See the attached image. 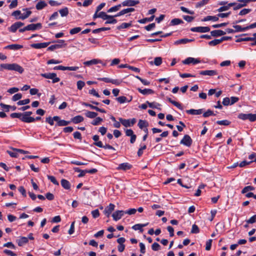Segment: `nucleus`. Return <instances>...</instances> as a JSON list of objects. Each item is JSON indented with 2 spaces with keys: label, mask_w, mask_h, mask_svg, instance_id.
Returning a JSON list of instances; mask_svg holds the SVG:
<instances>
[{
  "label": "nucleus",
  "mask_w": 256,
  "mask_h": 256,
  "mask_svg": "<svg viewBox=\"0 0 256 256\" xmlns=\"http://www.w3.org/2000/svg\"><path fill=\"white\" fill-rule=\"evenodd\" d=\"M4 69L8 70H14L20 74H22L24 71L22 67L16 63L1 64L0 65V71H2Z\"/></svg>",
  "instance_id": "1"
},
{
  "label": "nucleus",
  "mask_w": 256,
  "mask_h": 256,
  "mask_svg": "<svg viewBox=\"0 0 256 256\" xmlns=\"http://www.w3.org/2000/svg\"><path fill=\"white\" fill-rule=\"evenodd\" d=\"M66 44L63 40H60L57 41V44L52 45L48 48V50L52 51L56 49L60 48L66 46Z\"/></svg>",
  "instance_id": "2"
},
{
  "label": "nucleus",
  "mask_w": 256,
  "mask_h": 256,
  "mask_svg": "<svg viewBox=\"0 0 256 256\" xmlns=\"http://www.w3.org/2000/svg\"><path fill=\"white\" fill-rule=\"evenodd\" d=\"M32 112H22V122L26 123L34 122L35 118L30 116Z\"/></svg>",
  "instance_id": "3"
},
{
  "label": "nucleus",
  "mask_w": 256,
  "mask_h": 256,
  "mask_svg": "<svg viewBox=\"0 0 256 256\" xmlns=\"http://www.w3.org/2000/svg\"><path fill=\"white\" fill-rule=\"evenodd\" d=\"M118 120L120 123L125 127L132 126L136 122V120L134 118L126 120L120 118Z\"/></svg>",
  "instance_id": "4"
},
{
  "label": "nucleus",
  "mask_w": 256,
  "mask_h": 256,
  "mask_svg": "<svg viewBox=\"0 0 256 256\" xmlns=\"http://www.w3.org/2000/svg\"><path fill=\"white\" fill-rule=\"evenodd\" d=\"M192 143V140L190 136L188 134L184 135L182 139L180 142V144L188 147H190Z\"/></svg>",
  "instance_id": "5"
},
{
  "label": "nucleus",
  "mask_w": 256,
  "mask_h": 256,
  "mask_svg": "<svg viewBox=\"0 0 256 256\" xmlns=\"http://www.w3.org/2000/svg\"><path fill=\"white\" fill-rule=\"evenodd\" d=\"M112 16L107 14L105 12H95V14L93 16V19L95 20L97 18H101L104 20L109 19L112 18Z\"/></svg>",
  "instance_id": "6"
},
{
  "label": "nucleus",
  "mask_w": 256,
  "mask_h": 256,
  "mask_svg": "<svg viewBox=\"0 0 256 256\" xmlns=\"http://www.w3.org/2000/svg\"><path fill=\"white\" fill-rule=\"evenodd\" d=\"M24 25V23L21 22H17L12 24L8 28L10 32H16V30Z\"/></svg>",
  "instance_id": "7"
},
{
  "label": "nucleus",
  "mask_w": 256,
  "mask_h": 256,
  "mask_svg": "<svg viewBox=\"0 0 256 256\" xmlns=\"http://www.w3.org/2000/svg\"><path fill=\"white\" fill-rule=\"evenodd\" d=\"M190 30L193 32H206L210 31V28L208 26L194 27L190 28Z\"/></svg>",
  "instance_id": "8"
},
{
  "label": "nucleus",
  "mask_w": 256,
  "mask_h": 256,
  "mask_svg": "<svg viewBox=\"0 0 256 256\" xmlns=\"http://www.w3.org/2000/svg\"><path fill=\"white\" fill-rule=\"evenodd\" d=\"M54 120L55 122H56V126H66L69 124L70 122V121L60 120V116H55Z\"/></svg>",
  "instance_id": "9"
},
{
  "label": "nucleus",
  "mask_w": 256,
  "mask_h": 256,
  "mask_svg": "<svg viewBox=\"0 0 256 256\" xmlns=\"http://www.w3.org/2000/svg\"><path fill=\"white\" fill-rule=\"evenodd\" d=\"M200 62V60L198 58H195L192 57H189L182 61V63L184 64H198Z\"/></svg>",
  "instance_id": "10"
},
{
  "label": "nucleus",
  "mask_w": 256,
  "mask_h": 256,
  "mask_svg": "<svg viewBox=\"0 0 256 256\" xmlns=\"http://www.w3.org/2000/svg\"><path fill=\"white\" fill-rule=\"evenodd\" d=\"M140 3L139 0H125L122 2L123 6H133Z\"/></svg>",
  "instance_id": "11"
},
{
  "label": "nucleus",
  "mask_w": 256,
  "mask_h": 256,
  "mask_svg": "<svg viewBox=\"0 0 256 256\" xmlns=\"http://www.w3.org/2000/svg\"><path fill=\"white\" fill-rule=\"evenodd\" d=\"M238 118L242 120H248L250 122H253L252 114L240 113L238 115Z\"/></svg>",
  "instance_id": "12"
},
{
  "label": "nucleus",
  "mask_w": 256,
  "mask_h": 256,
  "mask_svg": "<svg viewBox=\"0 0 256 256\" xmlns=\"http://www.w3.org/2000/svg\"><path fill=\"white\" fill-rule=\"evenodd\" d=\"M115 208L114 204H110L108 206H106L104 211V214L107 216L109 217L112 212L114 210Z\"/></svg>",
  "instance_id": "13"
},
{
  "label": "nucleus",
  "mask_w": 256,
  "mask_h": 256,
  "mask_svg": "<svg viewBox=\"0 0 256 256\" xmlns=\"http://www.w3.org/2000/svg\"><path fill=\"white\" fill-rule=\"evenodd\" d=\"M125 212L123 210H116L113 213L112 216L114 220L117 221L122 218Z\"/></svg>",
  "instance_id": "14"
},
{
  "label": "nucleus",
  "mask_w": 256,
  "mask_h": 256,
  "mask_svg": "<svg viewBox=\"0 0 256 256\" xmlns=\"http://www.w3.org/2000/svg\"><path fill=\"white\" fill-rule=\"evenodd\" d=\"M27 26V29L28 30L34 31L36 30H40L42 28V25L40 23L37 24H30Z\"/></svg>",
  "instance_id": "15"
},
{
  "label": "nucleus",
  "mask_w": 256,
  "mask_h": 256,
  "mask_svg": "<svg viewBox=\"0 0 256 256\" xmlns=\"http://www.w3.org/2000/svg\"><path fill=\"white\" fill-rule=\"evenodd\" d=\"M50 42L36 43L31 44V47L36 49H40L47 47Z\"/></svg>",
  "instance_id": "16"
},
{
  "label": "nucleus",
  "mask_w": 256,
  "mask_h": 256,
  "mask_svg": "<svg viewBox=\"0 0 256 256\" xmlns=\"http://www.w3.org/2000/svg\"><path fill=\"white\" fill-rule=\"evenodd\" d=\"M217 74L216 70H206L200 72V74L202 76H212L216 75Z\"/></svg>",
  "instance_id": "17"
},
{
  "label": "nucleus",
  "mask_w": 256,
  "mask_h": 256,
  "mask_svg": "<svg viewBox=\"0 0 256 256\" xmlns=\"http://www.w3.org/2000/svg\"><path fill=\"white\" fill-rule=\"evenodd\" d=\"M131 168L132 165H130L128 162H124L119 164L117 168L116 169L118 170H126L130 169Z\"/></svg>",
  "instance_id": "18"
},
{
  "label": "nucleus",
  "mask_w": 256,
  "mask_h": 256,
  "mask_svg": "<svg viewBox=\"0 0 256 256\" xmlns=\"http://www.w3.org/2000/svg\"><path fill=\"white\" fill-rule=\"evenodd\" d=\"M95 146L100 148H104V149H109V150H115V148L112 146L106 144L105 145H104L102 142H98L95 144Z\"/></svg>",
  "instance_id": "19"
},
{
  "label": "nucleus",
  "mask_w": 256,
  "mask_h": 256,
  "mask_svg": "<svg viewBox=\"0 0 256 256\" xmlns=\"http://www.w3.org/2000/svg\"><path fill=\"white\" fill-rule=\"evenodd\" d=\"M210 34L212 36L218 37L226 34V32L222 30H214L210 32Z\"/></svg>",
  "instance_id": "20"
},
{
  "label": "nucleus",
  "mask_w": 256,
  "mask_h": 256,
  "mask_svg": "<svg viewBox=\"0 0 256 256\" xmlns=\"http://www.w3.org/2000/svg\"><path fill=\"white\" fill-rule=\"evenodd\" d=\"M202 112H203L202 109H199V110L190 109V110H186V112L187 114H192V115L200 114L202 113Z\"/></svg>",
  "instance_id": "21"
},
{
  "label": "nucleus",
  "mask_w": 256,
  "mask_h": 256,
  "mask_svg": "<svg viewBox=\"0 0 256 256\" xmlns=\"http://www.w3.org/2000/svg\"><path fill=\"white\" fill-rule=\"evenodd\" d=\"M138 90L142 94L144 95H148V94H153L154 93V92L152 89L149 88H144V89H141L140 88H138Z\"/></svg>",
  "instance_id": "22"
},
{
  "label": "nucleus",
  "mask_w": 256,
  "mask_h": 256,
  "mask_svg": "<svg viewBox=\"0 0 256 256\" xmlns=\"http://www.w3.org/2000/svg\"><path fill=\"white\" fill-rule=\"evenodd\" d=\"M102 62L98 59H92L90 60L86 61L84 62V64L86 66H90L92 64H102Z\"/></svg>",
  "instance_id": "23"
},
{
  "label": "nucleus",
  "mask_w": 256,
  "mask_h": 256,
  "mask_svg": "<svg viewBox=\"0 0 256 256\" xmlns=\"http://www.w3.org/2000/svg\"><path fill=\"white\" fill-rule=\"evenodd\" d=\"M28 238L26 237H20L16 240L18 245L20 246H22L24 244L28 242Z\"/></svg>",
  "instance_id": "24"
},
{
  "label": "nucleus",
  "mask_w": 256,
  "mask_h": 256,
  "mask_svg": "<svg viewBox=\"0 0 256 256\" xmlns=\"http://www.w3.org/2000/svg\"><path fill=\"white\" fill-rule=\"evenodd\" d=\"M23 10L26 12L23 14L21 13V16H19V19L22 20L28 18L32 14V12L28 9H23Z\"/></svg>",
  "instance_id": "25"
},
{
  "label": "nucleus",
  "mask_w": 256,
  "mask_h": 256,
  "mask_svg": "<svg viewBox=\"0 0 256 256\" xmlns=\"http://www.w3.org/2000/svg\"><path fill=\"white\" fill-rule=\"evenodd\" d=\"M22 48V46L18 44H12L6 46L4 48L10 49L12 50H17L20 49Z\"/></svg>",
  "instance_id": "26"
},
{
  "label": "nucleus",
  "mask_w": 256,
  "mask_h": 256,
  "mask_svg": "<svg viewBox=\"0 0 256 256\" xmlns=\"http://www.w3.org/2000/svg\"><path fill=\"white\" fill-rule=\"evenodd\" d=\"M84 118L81 116H76L71 119L70 122H72L74 124H78L84 121Z\"/></svg>",
  "instance_id": "27"
},
{
  "label": "nucleus",
  "mask_w": 256,
  "mask_h": 256,
  "mask_svg": "<svg viewBox=\"0 0 256 256\" xmlns=\"http://www.w3.org/2000/svg\"><path fill=\"white\" fill-rule=\"evenodd\" d=\"M61 185L66 190H70V182L65 179H62L61 180Z\"/></svg>",
  "instance_id": "28"
},
{
  "label": "nucleus",
  "mask_w": 256,
  "mask_h": 256,
  "mask_svg": "<svg viewBox=\"0 0 256 256\" xmlns=\"http://www.w3.org/2000/svg\"><path fill=\"white\" fill-rule=\"evenodd\" d=\"M218 20V18L217 16H208L204 17L202 20V22H206L209 20H212L214 22H216Z\"/></svg>",
  "instance_id": "29"
},
{
  "label": "nucleus",
  "mask_w": 256,
  "mask_h": 256,
  "mask_svg": "<svg viewBox=\"0 0 256 256\" xmlns=\"http://www.w3.org/2000/svg\"><path fill=\"white\" fill-rule=\"evenodd\" d=\"M146 103L148 104L150 108H157L160 110H161L160 108H159L160 106V104L158 103H157L156 102H150L148 101H147Z\"/></svg>",
  "instance_id": "30"
},
{
  "label": "nucleus",
  "mask_w": 256,
  "mask_h": 256,
  "mask_svg": "<svg viewBox=\"0 0 256 256\" xmlns=\"http://www.w3.org/2000/svg\"><path fill=\"white\" fill-rule=\"evenodd\" d=\"M234 5V4L230 3L226 6H222L220 7L218 9V12H222L224 11L228 10L230 8V7Z\"/></svg>",
  "instance_id": "31"
},
{
  "label": "nucleus",
  "mask_w": 256,
  "mask_h": 256,
  "mask_svg": "<svg viewBox=\"0 0 256 256\" xmlns=\"http://www.w3.org/2000/svg\"><path fill=\"white\" fill-rule=\"evenodd\" d=\"M138 126L140 129L147 128L148 126V123L146 120H140L138 122Z\"/></svg>",
  "instance_id": "32"
},
{
  "label": "nucleus",
  "mask_w": 256,
  "mask_h": 256,
  "mask_svg": "<svg viewBox=\"0 0 256 256\" xmlns=\"http://www.w3.org/2000/svg\"><path fill=\"white\" fill-rule=\"evenodd\" d=\"M132 98L130 100H128L127 98L124 96H120L116 98V100L120 104H123L126 102H130L132 100Z\"/></svg>",
  "instance_id": "33"
},
{
  "label": "nucleus",
  "mask_w": 256,
  "mask_h": 256,
  "mask_svg": "<svg viewBox=\"0 0 256 256\" xmlns=\"http://www.w3.org/2000/svg\"><path fill=\"white\" fill-rule=\"evenodd\" d=\"M234 28H235L234 32H244L246 30H248L247 26L242 28L241 26L239 25H234L233 26Z\"/></svg>",
  "instance_id": "34"
},
{
  "label": "nucleus",
  "mask_w": 256,
  "mask_h": 256,
  "mask_svg": "<svg viewBox=\"0 0 256 256\" xmlns=\"http://www.w3.org/2000/svg\"><path fill=\"white\" fill-rule=\"evenodd\" d=\"M47 6L46 3L44 1H40L36 4V8L38 10H40Z\"/></svg>",
  "instance_id": "35"
},
{
  "label": "nucleus",
  "mask_w": 256,
  "mask_h": 256,
  "mask_svg": "<svg viewBox=\"0 0 256 256\" xmlns=\"http://www.w3.org/2000/svg\"><path fill=\"white\" fill-rule=\"evenodd\" d=\"M122 6V4H120L114 6H112L108 10V12L110 13L114 12H117L120 10Z\"/></svg>",
  "instance_id": "36"
},
{
  "label": "nucleus",
  "mask_w": 256,
  "mask_h": 256,
  "mask_svg": "<svg viewBox=\"0 0 256 256\" xmlns=\"http://www.w3.org/2000/svg\"><path fill=\"white\" fill-rule=\"evenodd\" d=\"M85 116L88 118H94L96 117L98 113L94 112L87 111L85 113Z\"/></svg>",
  "instance_id": "37"
},
{
  "label": "nucleus",
  "mask_w": 256,
  "mask_h": 256,
  "mask_svg": "<svg viewBox=\"0 0 256 256\" xmlns=\"http://www.w3.org/2000/svg\"><path fill=\"white\" fill-rule=\"evenodd\" d=\"M148 223L146 224H136L132 226V229L136 230H140V232H142L143 229L142 228L144 226H146L148 225Z\"/></svg>",
  "instance_id": "38"
},
{
  "label": "nucleus",
  "mask_w": 256,
  "mask_h": 256,
  "mask_svg": "<svg viewBox=\"0 0 256 256\" xmlns=\"http://www.w3.org/2000/svg\"><path fill=\"white\" fill-rule=\"evenodd\" d=\"M184 23V22L180 19V18H174L172 19L171 21H170V25L172 26H176V25H178V24H183Z\"/></svg>",
  "instance_id": "39"
},
{
  "label": "nucleus",
  "mask_w": 256,
  "mask_h": 256,
  "mask_svg": "<svg viewBox=\"0 0 256 256\" xmlns=\"http://www.w3.org/2000/svg\"><path fill=\"white\" fill-rule=\"evenodd\" d=\"M167 100H168L170 102L171 104H174V106H176V108H178L180 109V110H182V105L178 103V102H176V101H174V100H172L170 98H167Z\"/></svg>",
  "instance_id": "40"
},
{
  "label": "nucleus",
  "mask_w": 256,
  "mask_h": 256,
  "mask_svg": "<svg viewBox=\"0 0 256 256\" xmlns=\"http://www.w3.org/2000/svg\"><path fill=\"white\" fill-rule=\"evenodd\" d=\"M194 40H190L188 38H182L180 40H179L175 42V44H185L188 42H190L193 41Z\"/></svg>",
  "instance_id": "41"
},
{
  "label": "nucleus",
  "mask_w": 256,
  "mask_h": 256,
  "mask_svg": "<svg viewBox=\"0 0 256 256\" xmlns=\"http://www.w3.org/2000/svg\"><path fill=\"white\" fill-rule=\"evenodd\" d=\"M132 22H130L129 23L124 22V23H122L120 26H118L117 28L118 30L126 28H128L130 26H132Z\"/></svg>",
  "instance_id": "42"
},
{
  "label": "nucleus",
  "mask_w": 256,
  "mask_h": 256,
  "mask_svg": "<svg viewBox=\"0 0 256 256\" xmlns=\"http://www.w3.org/2000/svg\"><path fill=\"white\" fill-rule=\"evenodd\" d=\"M102 121L103 120L101 118L96 117V118L92 122L91 124L94 126H98Z\"/></svg>",
  "instance_id": "43"
},
{
  "label": "nucleus",
  "mask_w": 256,
  "mask_h": 256,
  "mask_svg": "<svg viewBox=\"0 0 256 256\" xmlns=\"http://www.w3.org/2000/svg\"><path fill=\"white\" fill-rule=\"evenodd\" d=\"M60 14L62 16H66L68 14V8L66 7L64 8L60 9L59 10Z\"/></svg>",
  "instance_id": "44"
},
{
  "label": "nucleus",
  "mask_w": 256,
  "mask_h": 256,
  "mask_svg": "<svg viewBox=\"0 0 256 256\" xmlns=\"http://www.w3.org/2000/svg\"><path fill=\"white\" fill-rule=\"evenodd\" d=\"M10 117L12 118H18L22 122V113H12L10 114Z\"/></svg>",
  "instance_id": "45"
},
{
  "label": "nucleus",
  "mask_w": 256,
  "mask_h": 256,
  "mask_svg": "<svg viewBox=\"0 0 256 256\" xmlns=\"http://www.w3.org/2000/svg\"><path fill=\"white\" fill-rule=\"evenodd\" d=\"M154 16L152 15L150 18H144L138 20V22L140 24H145L147 22H152L154 19Z\"/></svg>",
  "instance_id": "46"
},
{
  "label": "nucleus",
  "mask_w": 256,
  "mask_h": 256,
  "mask_svg": "<svg viewBox=\"0 0 256 256\" xmlns=\"http://www.w3.org/2000/svg\"><path fill=\"white\" fill-rule=\"evenodd\" d=\"M82 30L81 28L80 27H76L71 29L70 31V34H74L78 33Z\"/></svg>",
  "instance_id": "47"
},
{
  "label": "nucleus",
  "mask_w": 256,
  "mask_h": 256,
  "mask_svg": "<svg viewBox=\"0 0 256 256\" xmlns=\"http://www.w3.org/2000/svg\"><path fill=\"white\" fill-rule=\"evenodd\" d=\"M254 190V188L252 186H245L242 190V194H246L248 191H252Z\"/></svg>",
  "instance_id": "48"
},
{
  "label": "nucleus",
  "mask_w": 256,
  "mask_h": 256,
  "mask_svg": "<svg viewBox=\"0 0 256 256\" xmlns=\"http://www.w3.org/2000/svg\"><path fill=\"white\" fill-rule=\"evenodd\" d=\"M221 43L220 39H215L208 42L210 46H215Z\"/></svg>",
  "instance_id": "49"
},
{
  "label": "nucleus",
  "mask_w": 256,
  "mask_h": 256,
  "mask_svg": "<svg viewBox=\"0 0 256 256\" xmlns=\"http://www.w3.org/2000/svg\"><path fill=\"white\" fill-rule=\"evenodd\" d=\"M112 18H109V19H107V20L105 24H115L117 22V20L116 19L114 18V16H112Z\"/></svg>",
  "instance_id": "50"
},
{
  "label": "nucleus",
  "mask_w": 256,
  "mask_h": 256,
  "mask_svg": "<svg viewBox=\"0 0 256 256\" xmlns=\"http://www.w3.org/2000/svg\"><path fill=\"white\" fill-rule=\"evenodd\" d=\"M54 118L55 116L53 118L50 116L48 117L46 119V122L49 124L50 126H53L54 124V121H55Z\"/></svg>",
  "instance_id": "51"
},
{
  "label": "nucleus",
  "mask_w": 256,
  "mask_h": 256,
  "mask_svg": "<svg viewBox=\"0 0 256 256\" xmlns=\"http://www.w3.org/2000/svg\"><path fill=\"white\" fill-rule=\"evenodd\" d=\"M48 178L54 184L58 186L59 184L58 182L56 179L55 177L52 176H48Z\"/></svg>",
  "instance_id": "52"
},
{
  "label": "nucleus",
  "mask_w": 256,
  "mask_h": 256,
  "mask_svg": "<svg viewBox=\"0 0 256 256\" xmlns=\"http://www.w3.org/2000/svg\"><path fill=\"white\" fill-rule=\"evenodd\" d=\"M30 102V100L29 98L24 99V100H19L17 104L18 106L25 105L28 104Z\"/></svg>",
  "instance_id": "53"
},
{
  "label": "nucleus",
  "mask_w": 256,
  "mask_h": 256,
  "mask_svg": "<svg viewBox=\"0 0 256 256\" xmlns=\"http://www.w3.org/2000/svg\"><path fill=\"white\" fill-rule=\"evenodd\" d=\"M77 88L79 90H81L85 86V83L84 81L78 80L76 83Z\"/></svg>",
  "instance_id": "54"
},
{
  "label": "nucleus",
  "mask_w": 256,
  "mask_h": 256,
  "mask_svg": "<svg viewBox=\"0 0 256 256\" xmlns=\"http://www.w3.org/2000/svg\"><path fill=\"white\" fill-rule=\"evenodd\" d=\"M230 122L228 120H218L216 124L219 125L228 126L230 124Z\"/></svg>",
  "instance_id": "55"
},
{
  "label": "nucleus",
  "mask_w": 256,
  "mask_h": 256,
  "mask_svg": "<svg viewBox=\"0 0 256 256\" xmlns=\"http://www.w3.org/2000/svg\"><path fill=\"white\" fill-rule=\"evenodd\" d=\"M213 115L215 116L216 114H214V112L210 110H208L206 112H205L203 114V116L204 118L208 117L210 116H213Z\"/></svg>",
  "instance_id": "56"
},
{
  "label": "nucleus",
  "mask_w": 256,
  "mask_h": 256,
  "mask_svg": "<svg viewBox=\"0 0 256 256\" xmlns=\"http://www.w3.org/2000/svg\"><path fill=\"white\" fill-rule=\"evenodd\" d=\"M154 64L158 66L162 64V58L160 57H156L154 60Z\"/></svg>",
  "instance_id": "57"
},
{
  "label": "nucleus",
  "mask_w": 256,
  "mask_h": 256,
  "mask_svg": "<svg viewBox=\"0 0 256 256\" xmlns=\"http://www.w3.org/2000/svg\"><path fill=\"white\" fill-rule=\"evenodd\" d=\"M180 9L183 12H186V13L190 14H194V11L190 10L187 8H186L184 6H180Z\"/></svg>",
  "instance_id": "58"
},
{
  "label": "nucleus",
  "mask_w": 256,
  "mask_h": 256,
  "mask_svg": "<svg viewBox=\"0 0 256 256\" xmlns=\"http://www.w3.org/2000/svg\"><path fill=\"white\" fill-rule=\"evenodd\" d=\"M128 12V8H126V9H124V10H122L121 11H120L119 12H118L116 14L114 15V16L115 17L120 16H122L124 14H126Z\"/></svg>",
  "instance_id": "59"
},
{
  "label": "nucleus",
  "mask_w": 256,
  "mask_h": 256,
  "mask_svg": "<svg viewBox=\"0 0 256 256\" xmlns=\"http://www.w3.org/2000/svg\"><path fill=\"white\" fill-rule=\"evenodd\" d=\"M12 16L16 18V20L19 19V16H21V12L19 10H15L12 14Z\"/></svg>",
  "instance_id": "60"
},
{
  "label": "nucleus",
  "mask_w": 256,
  "mask_h": 256,
  "mask_svg": "<svg viewBox=\"0 0 256 256\" xmlns=\"http://www.w3.org/2000/svg\"><path fill=\"white\" fill-rule=\"evenodd\" d=\"M22 98V94L20 93L15 94L12 98V100L14 102L17 101Z\"/></svg>",
  "instance_id": "61"
},
{
  "label": "nucleus",
  "mask_w": 256,
  "mask_h": 256,
  "mask_svg": "<svg viewBox=\"0 0 256 256\" xmlns=\"http://www.w3.org/2000/svg\"><path fill=\"white\" fill-rule=\"evenodd\" d=\"M251 11L250 9L249 8H244L239 12V15L244 16L248 14Z\"/></svg>",
  "instance_id": "62"
},
{
  "label": "nucleus",
  "mask_w": 256,
  "mask_h": 256,
  "mask_svg": "<svg viewBox=\"0 0 256 256\" xmlns=\"http://www.w3.org/2000/svg\"><path fill=\"white\" fill-rule=\"evenodd\" d=\"M160 246L157 242H154L152 246V248L153 250L157 251L160 249Z\"/></svg>",
  "instance_id": "63"
},
{
  "label": "nucleus",
  "mask_w": 256,
  "mask_h": 256,
  "mask_svg": "<svg viewBox=\"0 0 256 256\" xmlns=\"http://www.w3.org/2000/svg\"><path fill=\"white\" fill-rule=\"evenodd\" d=\"M248 224H254L256 222V214L253 216L248 220H246Z\"/></svg>",
  "instance_id": "64"
}]
</instances>
